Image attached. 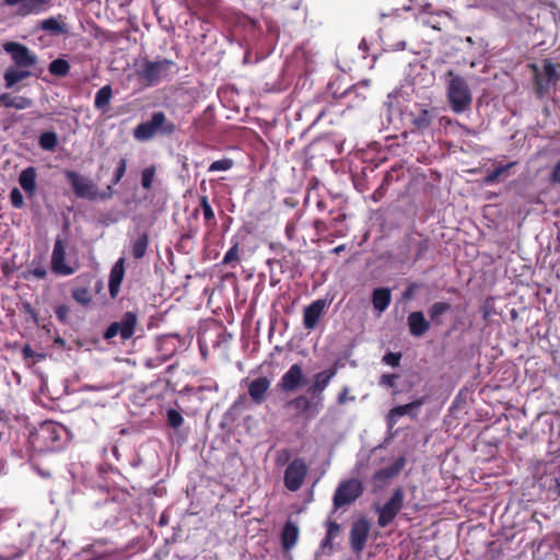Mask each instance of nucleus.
I'll use <instances>...</instances> for the list:
<instances>
[{"label":"nucleus","mask_w":560,"mask_h":560,"mask_svg":"<svg viewBox=\"0 0 560 560\" xmlns=\"http://www.w3.org/2000/svg\"><path fill=\"white\" fill-rule=\"evenodd\" d=\"M446 75L450 78L446 96L452 110L456 114H462L470 108L472 103V94L470 88L459 74L453 70L447 71Z\"/></svg>","instance_id":"1"},{"label":"nucleus","mask_w":560,"mask_h":560,"mask_svg":"<svg viewBox=\"0 0 560 560\" xmlns=\"http://www.w3.org/2000/svg\"><path fill=\"white\" fill-rule=\"evenodd\" d=\"M176 131V125L166 118L163 112H154L151 118L140 122L133 129V137L139 141L153 139L158 133L161 136H172Z\"/></svg>","instance_id":"2"},{"label":"nucleus","mask_w":560,"mask_h":560,"mask_svg":"<svg viewBox=\"0 0 560 560\" xmlns=\"http://www.w3.org/2000/svg\"><path fill=\"white\" fill-rule=\"evenodd\" d=\"M175 67V62L171 59L144 60L137 74L147 86H153L160 83Z\"/></svg>","instance_id":"3"},{"label":"nucleus","mask_w":560,"mask_h":560,"mask_svg":"<svg viewBox=\"0 0 560 560\" xmlns=\"http://www.w3.org/2000/svg\"><path fill=\"white\" fill-rule=\"evenodd\" d=\"M66 177L71 185L74 194L79 198H85L89 200H96L100 199H106L109 198L113 194L112 186H108L109 192H103L101 195L97 194V187L93 183L92 179L82 176L81 174L74 172V171H67Z\"/></svg>","instance_id":"4"},{"label":"nucleus","mask_w":560,"mask_h":560,"mask_svg":"<svg viewBox=\"0 0 560 560\" xmlns=\"http://www.w3.org/2000/svg\"><path fill=\"white\" fill-rule=\"evenodd\" d=\"M363 485L357 478L343 480L337 487L332 504L334 511H337L346 505H350L363 493Z\"/></svg>","instance_id":"5"},{"label":"nucleus","mask_w":560,"mask_h":560,"mask_svg":"<svg viewBox=\"0 0 560 560\" xmlns=\"http://www.w3.org/2000/svg\"><path fill=\"white\" fill-rule=\"evenodd\" d=\"M406 120L411 126L412 131L423 132L427 130L436 117L435 109L429 105L415 103L404 113Z\"/></svg>","instance_id":"6"},{"label":"nucleus","mask_w":560,"mask_h":560,"mask_svg":"<svg viewBox=\"0 0 560 560\" xmlns=\"http://www.w3.org/2000/svg\"><path fill=\"white\" fill-rule=\"evenodd\" d=\"M65 429L54 421L43 422L32 434L33 443H38L40 450H55L61 440Z\"/></svg>","instance_id":"7"},{"label":"nucleus","mask_w":560,"mask_h":560,"mask_svg":"<svg viewBox=\"0 0 560 560\" xmlns=\"http://www.w3.org/2000/svg\"><path fill=\"white\" fill-rule=\"evenodd\" d=\"M138 324V316L133 312H126L120 320L112 323L103 334V338L109 340L119 336L121 341L125 342L132 338Z\"/></svg>","instance_id":"8"},{"label":"nucleus","mask_w":560,"mask_h":560,"mask_svg":"<svg viewBox=\"0 0 560 560\" xmlns=\"http://www.w3.org/2000/svg\"><path fill=\"white\" fill-rule=\"evenodd\" d=\"M431 241L428 236H424L420 233H410L407 234L404 238V245L399 247L400 254L405 257V260L409 259V253L412 248H415V254L412 256V261L417 262L425 253L430 249Z\"/></svg>","instance_id":"9"},{"label":"nucleus","mask_w":560,"mask_h":560,"mask_svg":"<svg viewBox=\"0 0 560 560\" xmlns=\"http://www.w3.org/2000/svg\"><path fill=\"white\" fill-rule=\"evenodd\" d=\"M404 505V490L398 487L394 489L389 500L378 509L377 524L384 528L388 526L400 512Z\"/></svg>","instance_id":"10"},{"label":"nucleus","mask_w":560,"mask_h":560,"mask_svg":"<svg viewBox=\"0 0 560 560\" xmlns=\"http://www.w3.org/2000/svg\"><path fill=\"white\" fill-rule=\"evenodd\" d=\"M308 467L303 458H294L285 468L283 482L289 491H298L307 475Z\"/></svg>","instance_id":"11"},{"label":"nucleus","mask_w":560,"mask_h":560,"mask_svg":"<svg viewBox=\"0 0 560 560\" xmlns=\"http://www.w3.org/2000/svg\"><path fill=\"white\" fill-rule=\"evenodd\" d=\"M3 49L11 55L16 67L26 70L36 65L37 57L28 47L16 42H8L3 45Z\"/></svg>","instance_id":"12"},{"label":"nucleus","mask_w":560,"mask_h":560,"mask_svg":"<svg viewBox=\"0 0 560 560\" xmlns=\"http://www.w3.org/2000/svg\"><path fill=\"white\" fill-rule=\"evenodd\" d=\"M369 534L370 523L365 517H361L352 523L349 542L353 553L360 555L364 550Z\"/></svg>","instance_id":"13"},{"label":"nucleus","mask_w":560,"mask_h":560,"mask_svg":"<svg viewBox=\"0 0 560 560\" xmlns=\"http://www.w3.org/2000/svg\"><path fill=\"white\" fill-rule=\"evenodd\" d=\"M307 380L303 373L302 365L299 363L292 364L289 370L281 376L278 387L283 393H292L304 386Z\"/></svg>","instance_id":"14"},{"label":"nucleus","mask_w":560,"mask_h":560,"mask_svg":"<svg viewBox=\"0 0 560 560\" xmlns=\"http://www.w3.org/2000/svg\"><path fill=\"white\" fill-rule=\"evenodd\" d=\"M329 304L326 299H317L304 307L303 326L306 330L311 331L317 327Z\"/></svg>","instance_id":"15"},{"label":"nucleus","mask_w":560,"mask_h":560,"mask_svg":"<svg viewBox=\"0 0 560 560\" xmlns=\"http://www.w3.org/2000/svg\"><path fill=\"white\" fill-rule=\"evenodd\" d=\"M66 242L60 236L55 240L51 254V270L56 275L70 276L75 272V268L68 266L66 260Z\"/></svg>","instance_id":"16"},{"label":"nucleus","mask_w":560,"mask_h":560,"mask_svg":"<svg viewBox=\"0 0 560 560\" xmlns=\"http://www.w3.org/2000/svg\"><path fill=\"white\" fill-rule=\"evenodd\" d=\"M424 402L425 397H420L412 400L409 404L392 408L386 416L387 427L389 429H393L394 425L398 422V420L406 415L410 416L411 418H415L417 416V412L415 411H417L422 405H424Z\"/></svg>","instance_id":"17"},{"label":"nucleus","mask_w":560,"mask_h":560,"mask_svg":"<svg viewBox=\"0 0 560 560\" xmlns=\"http://www.w3.org/2000/svg\"><path fill=\"white\" fill-rule=\"evenodd\" d=\"M558 65H555L549 59H545L542 63V70L545 79L540 78V75L536 72L535 75V84L536 91L539 96H544L550 88V83H555L559 79V73L557 71ZM537 71V69L535 68Z\"/></svg>","instance_id":"18"},{"label":"nucleus","mask_w":560,"mask_h":560,"mask_svg":"<svg viewBox=\"0 0 560 560\" xmlns=\"http://www.w3.org/2000/svg\"><path fill=\"white\" fill-rule=\"evenodd\" d=\"M247 384V393L255 405H261L267 398L271 382L267 376H259L252 381L244 380Z\"/></svg>","instance_id":"19"},{"label":"nucleus","mask_w":560,"mask_h":560,"mask_svg":"<svg viewBox=\"0 0 560 560\" xmlns=\"http://www.w3.org/2000/svg\"><path fill=\"white\" fill-rule=\"evenodd\" d=\"M182 347V339L177 334H167L156 340V351L162 361L170 360Z\"/></svg>","instance_id":"20"},{"label":"nucleus","mask_w":560,"mask_h":560,"mask_svg":"<svg viewBox=\"0 0 560 560\" xmlns=\"http://www.w3.org/2000/svg\"><path fill=\"white\" fill-rule=\"evenodd\" d=\"M125 276V258H119L115 265L112 267V270L109 272V280H108V289L109 294L113 299H115L118 293L121 285V282L124 280Z\"/></svg>","instance_id":"21"},{"label":"nucleus","mask_w":560,"mask_h":560,"mask_svg":"<svg viewBox=\"0 0 560 560\" xmlns=\"http://www.w3.org/2000/svg\"><path fill=\"white\" fill-rule=\"evenodd\" d=\"M409 331L413 337H420L430 329V323L421 311L411 312L407 318Z\"/></svg>","instance_id":"22"},{"label":"nucleus","mask_w":560,"mask_h":560,"mask_svg":"<svg viewBox=\"0 0 560 560\" xmlns=\"http://www.w3.org/2000/svg\"><path fill=\"white\" fill-rule=\"evenodd\" d=\"M199 210L202 211V214H203V221H205V226L209 230V231H212L217 228V219H215V215H214V211L209 202V198L207 195H201L199 196V208H196L194 210V215L197 217L198 215V212Z\"/></svg>","instance_id":"23"},{"label":"nucleus","mask_w":560,"mask_h":560,"mask_svg":"<svg viewBox=\"0 0 560 560\" xmlns=\"http://www.w3.org/2000/svg\"><path fill=\"white\" fill-rule=\"evenodd\" d=\"M37 171L34 166L24 168L19 175V184L28 197L36 192Z\"/></svg>","instance_id":"24"},{"label":"nucleus","mask_w":560,"mask_h":560,"mask_svg":"<svg viewBox=\"0 0 560 560\" xmlns=\"http://www.w3.org/2000/svg\"><path fill=\"white\" fill-rule=\"evenodd\" d=\"M300 529L298 525L291 521H287L281 532V545L287 551L291 550L298 542Z\"/></svg>","instance_id":"25"},{"label":"nucleus","mask_w":560,"mask_h":560,"mask_svg":"<svg viewBox=\"0 0 560 560\" xmlns=\"http://www.w3.org/2000/svg\"><path fill=\"white\" fill-rule=\"evenodd\" d=\"M0 104L9 108L26 109L33 105V101L26 96L2 93L0 94Z\"/></svg>","instance_id":"26"},{"label":"nucleus","mask_w":560,"mask_h":560,"mask_svg":"<svg viewBox=\"0 0 560 560\" xmlns=\"http://www.w3.org/2000/svg\"><path fill=\"white\" fill-rule=\"evenodd\" d=\"M404 465H405V459L402 457H400L392 465L376 470L373 475V480L385 482V481L396 477L404 468Z\"/></svg>","instance_id":"27"},{"label":"nucleus","mask_w":560,"mask_h":560,"mask_svg":"<svg viewBox=\"0 0 560 560\" xmlns=\"http://www.w3.org/2000/svg\"><path fill=\"white\" fill-rule=\"evenodd\" d=\"M113 98V88L110 84L102 86L95 94L94 107L106 114L109 110V105Z\"/></svg>","instance_id":"28"},{"label":"nucleus","mask_w":560,"mask_h":560,"mask_svg":"<svg viewBox=\"0 0 560 560\" xmlns=\"http://www.w3.org/2000/svg\"><path fill=\"white\" fill-rule=\"evenodd\" d=\"M392 293L388 288H376L372 293L373 307L380 313L384 312L390 304Z\"/></svg>","instance_id":"29"},{"label":"nucleus","mask_w":560,"mask_h":560,"mask_svg":"<svg viewBox=\"0 0 560 560\" xmlns=\"http://www.w3.org/2000/svg\"><path fill=\"white\" fill-rule=\"evenodd\" d=\"M284 406L292 407L296 409L300 413H306L310 411H314L317 413L319 411V408L305 395H300L288 400Z\"/></svg>","instance_id":"30"},{"label":"nucleus","mask_w":560,"mask_h":560,"mask_svg":"<svg viewBox=\"0 0 560 560\" xmlns=\"http://www.w3.org/2000/svg\"><path fill=\"white\" fill-rule=\"evenodd\" d=\"M149 247V233L143 232L139 234L132 242H131V254L135 259H141L144 257L147 250Z\"/></svg>","instance_id":"31"},{"label":"nucleus","mask_w":560,"mask_h":560,"mask_svg":"<svg viewBox=\"0 0 560 560\" xmlns=\"http://www.w3.org/2000/svg\"><path fill=\"white\" fill-rule=\"evenodd\" d=\"M31 75V72L23 69H15L13 67H10L5 70L3 74L4 79V85L7 89L13 88L16 83L20 81L28 78Z\"/></svg>","instance_id":"32"},{"label":"nucleus","mask_w":560,"mask_h":560,"mask_svg":"<svg viewBox=\"0 0 560 560\" xmlns=\"http://www.w3.org/2000/svg\"><path fill=\"white\" fill-rule=\"evenodd\" d=\"M48 3L49 0H24L20 7V14L23 16L38 14L46 10Z\"/></svg>","instance_id":"33"},{"label":"nucleus","mask_w":560,"mask_h":560,"mask_svg":"<svg viewBox=\"0 0 560 560\" xmlns=\"http://www.w3.org/2000/svg\"><path fill=\"white\" fill-rule=\"evenodd\" d=\"M48 70L52 75L62 78L69 74L70 63L66 59L57 58L49 63Z\"/></svg>","instance_id":"34"},{"label":"nucleus","mask_w":560,"mask_h":560,"mask_svg":"<svg viewBox=\"0 0 560 560\" xmlns=\"http://www.w3.org/2000/svg\"><path fill=\"white\" fill-rule=\"evenodd\" d=\"M451 310V304L446 302H435L429 308L430 319L436 324L441 325L442 320L440 319L441 315L445 314Z\"/></svg>","instance_id":"35"},{"label":"nucleus","mask_w":560,"mask_h":560,"mask_svg":"<svg viewBox=\"0 0 560 560\" xmlns=\"http://www.w3.org/2000/svg\"><path fill=\"white\" fill-rule=\"evenodd\" d=\"M39 147L45 151H54L58 144L57 133L54 131H45L39 136Z\"/></svg>","instance_id":"36"},{"label":"nucleus","mask_w":560,"mask_h":560,"mask_svg":"<svg viewBox=\"0 0 560 560\" xmlns=\"http://www.w3.org/2000/svg\"><path fill=\"white\" fill-rule=\"evenodd\" d=\"M516 164V162H510L504 165H499L495 168L488 172V174L485 177V183L487 185H491L498 182L499 177L506 173L511 167H513Z\"/></svg>","instance_id":"37"},{"label":"nucleus","mask_w":560,"mask_h":560,"mask_svg":"<svg viewBox=\"0 0 560 560\" xmlns=\"http://www.w3.org/2000/svg\"><path fill=\"white\" fill-rule=\"evenodd\" d=\"M336 373H337L336 366L320 371L314 375V382L326 389L328 387L330 381L336 375Z\"/></svg>","instance_id":"38"},{"label":"nucleus","mask_w":560,"mask_h":560,"mask_svg":"<svg viewBox=\"0 0 560 560\" xmlns=\"http://www.w3.org/2000/svg\"><path fill=\"white\" fill-rule=\"evenodd\" d=\"M71 295L75 302L83 306H88L92 302V295L86 288H75Z\"/></svg>","instance_id":"39"},{"label":"nucleus","mask_w":560,"mask_h":560,"mask_svg":"<svg viewBox=\"0 0 560 560\" xmlns=\"http://www.w3.org/2000/svg\"><path fill=\"white\" fill-rule=\"evenodd\" d=\"M40 28L55 34L65 32V26L56 18H49L40 22Z\"/></svg>","instance_id":"40"},{"label":"nucleus","mask_w":560,"mask_h":560,"mask_svg":"<svg viewBox=\"0 0 560 560\" xmlns=\"http://www.w3.org/2000/svg\"><path fill=\"white\" fill-rule=\"evenodd\" d=\"M402 175H404L402 166L394 165L390 167V170H388L385 173L382 183H384L386 186H389L393 182L399 180L400 176H402Z\"/></svg>","instance_id":"41"},{"label":"nucleus","mask_w":560,"mask_h":560,"mask_svg":"<svg viewBox=\"0 0 560 560\" xmlns=\"http://www.w3.org/2000/svg\"><path fill=\"white\" fill-rule=\"evenodd\" d=\"M155 166L151 165L149 167H145L141 173V186L145 190H150L152 188V183L154 180L155 176Z\"/></svg>","instance_id":"42"},{"label":"nucleus","mask_w":560,"mask_h":560,"mask_svg":"<svg viewBox=\"0 0 560 560\" xmlns=\"http://www.w3.org/2000/svg\"><path fill=\"white\" fill-rule=\"evenodd\" d=\"M240 261V244L235 242V244L225 253L222 264L223 265H233Z\"/></svg>","instance_id":"43"},{"label":"nucleus","mask_w":560,"mask_h":560,"mask_svg":"<svg viewBox=\"0 0 560 560\" xmlns=\"http://www.w3.org/2000/svg\"><path fill=\"white\" fill-rule=\"evenodd\" d=\"M166 419H167V424L173 429H178L184 423L183 416L175 409L167 410Z\"/></svg>","instance_id":"44"},{"label":"nucleus","mask_w":560,"mask_h":560,"mask_svg":"<svg viewBox=\"0 0 560 560\" xmlns=\"http://www.w3.org/2000/svg\"><path fill=\"white\" fill-rule=\"evenodd\" d=\"M234 162L232 159L225 158L222 160L214 161L210 164L209 172L229 171L233 167Z\"/></svg>","instance_id":"45"},{"label":"nucleus","mask_w":560,"mask_h":560,"mask_svg":"<svg viewBox=\"0 0 560 560\" xmlns=\"http://www.w3.org/2000/svg\"><path fill=\"white\" fill-rule=\"evenodd\" d=\"M325 390L324 387L319 386L315 382L307 388V393L312 395L313 398H315L317 401L314 402L317 407L322 405V401L324 399L323 392Z\"/></svg>","instance_id":"46"},{"label":"nucleus","mask_w":560,"mask_h":560,"mask_svg":"<svg viewBox=\"0 0 560 560\" xmlns=\"http://www.w3.org/2000/svg\"><path fill=\"white\" fill-rule=\"evenodd\" d=\"M127 170V161L126 159H120L118 162V166L115 170L114 177L112 179L113 185H117L121 178L125 176Z\"/></svg>","instance_id":"47"},{"label":"nucleus","mask_w":560,"mask_h":560,"mask_svg":"<svg viewBox=\"0 0 560 560\" xmlns=\"http://www.w3.org/2000/svg\"><path fill=\"white\" fill-rule=\"evenodd\" d=\"M10 200H11V205L16 209H21L24 206L23 195L16 187H14L11 190Z\"/></svg>","instance_id":"48"},{"label":"nucleus","mask_w":560,"mask_h":560,"mask_svg":"<svg viewBox=\"0 0 560 560\" xmlns=\"http://www.w3.org/2000/svg\"><path fill=\"white\" fill-rule=\"evenodd\" d=\"M56 316L58 320L62 324L68 323L69 314H70V307L66 304H60L55 310Z\"/></svg>","instance_id":"49"},{"label":"nucleus","mask_w":560,"mask_h":560,"mask_svg":"<svg viewBox=\"0 0 560 560\" xmlns=\"http://www.w3.org/2000/svg\"><path fill=\"white\" fill-rule=\"evenodd\" d=\"M401 353L400 352H387L383 357V362L390 366H398L400 363Z\"/></svg>","instance_id":"50"},{"label":"nucleus","mask_w":560,"mask_h":560,"mask_svg":"<svg viewBox=\"0 0 560 560\" xmlns=\"http://www.w3.org/2000/svg\"><path fill=\"white\" fill-rule=\"evenodd\" d=\"M397 374H383L380 378V385L394 388L396 386Z\"/></svg>","instance_id":"51"},{"label":"nucleus","mask_w":560,"mask_h":560,"mask_svg":"<svg viewBox=\"0 0 560 560\" xmlns=\"http://www.w3.org/2000/svg\"><path fill=\"white\" fill-rule=\"evenodd\" d=\"M326 526H327L326 536L335 539V537L340 532V525L336 521L328 520L326 522Z\"/></svg>","instance_id":"52"},{"label":"nucleus","mask_w":560,"mask_h":560,"mask_svg":"<svg viewBox=\"0 0 560 560\" xmlns=\"http://www.w3.org/2000/svg\"><path fill=\"white\" fill-rule=\"evenodd\" d=\"M332 541H334L332 538L325 536V538L320 542L319 550H317L315 552V558L317 559V558L322 557L324 551H325V549H327V548L332 552V549H334L332 548Z\"/></svg>","instance_id":"53"},{"label":"nucleus","mask_w":560,"mask_h":560,"mask_svg":"<svg viewBox=\"0 0 560 560\" xmlns=\"http://www.w3.org/2000/svg\"><path fill=\"white\" fill-rule=\"evenodd\" d=\"M388 186H386L384 183H381V185L374 190L372 194V199L377 202L381 199H383L387 192Z\"/></svg>","instance_id":"54"},{"label":"nucleus","mask_w":560,"mask_h":560,"mask_svg":"<svg viewBox=\"0 0 560 560\" xmlns=\"http://www.w3.org/2000/svg\"><path fill=\"white\" fill-rule=\"evenodd\" d=\"M549 180L553 185H560V161H558L553 166L549 176Z\"/></svg>","instance_id":"55"},{"label":"nucleus","mask_w":560,"mask_h":560,"mask_svg":"<svg viewBox=\"0 0 560 560\" xmlns=\"http://www.w3.org/2000/svg\"><path fill=\"white\" fill-rule=\"evenodd\" d=\"M246 401L245 395H240L237 399L232 404L230 410L235 412H241L244 409V405Z\"/></svg>","instance_id":"56"},{"label":"nucleus","mask_w":560,"mask_h":560,"mask_svg":"<svg viewBox=\"0 0 560 560\" xmlns=\"http://www.w3.org/2000/svg\"><path fill=\"white\" fill-rule=\"evenodd\" d=\"M348 400H354V397L351 396L349 397V388L347 386H345L340 393L338 394V397H337V402L339 405H343L346 404Z\"/></svg>","instance_id":"57"},{"label":"nucleus","mask_w":560,"mask_h":560,"mask_svg":"<svg viewBox=\"0 0 560 560\" xmlns=\"http://www.w3.org/2000/svg\"><path fill=\"white\" fill-rule=\"evenodd\" d=\"M418 289H419V284H417V283L409 284L402 293V299L411 300L415 295L416 290H418Z\"/></svg>","instance_id":"58"},{"label":"nucleus","mask_w":560,"mask_h":560,"mask_svg":"<svg viewBox=\"0 0 560 560\" xmlns=\"http://www.w3.org/2000/svg\"><path fill=\"white\" fill-rule=\"evenodd\" d=\"M314 228L317 234H323L328 230L327 223L323 220H315Z\"/></svg>","instance_id":"59"},{"label":"nucleus","mask_w":560,"mask_h":560,"mask_svg":"<svg viewBox=\"0 0 560 560\" xmlns=\"http://www.w3.org/2000/svg\"><path fill=\"white\" fill-rule=\"evenodd\" d=\"M31 272L37 279H44L47 276V270L44 267H36Z\"/></svg>","instance_id":"60"},{"label":"nucleus","mask_w":560,"mask_h":560,"mask_svg":"<svg viewBox=\"0 0 560 560\" xmlns=\"http://www.w3.org/2000/svg\"><path fill=\"white\" fill-rule=\"evenodd\" d=\"M23 354H24L25 358H33L35 352L31 349L30 346H25L23 348Z\"/></svg>","instance_id":"61"},{"label":"nucleus","mask_w":560,"mask_h":560,"mask_svg":"<svg viewBox=\"0 0 560 560\" xmlns=\"http://www.w3.org/2000/svg\"><path fill=\"white\" fill-rule=\"evenodd\" d=\"M25 310L27 313L32 315V317L36 320L37 319V313L31 307L30 304L25 305Z\"/></svg>","instance_id":"62"},{"label":"nucleus","mask_w":560,"mask_h":560,"mask_svg":"<svg viewBox=\"0 0 560 560\" xmlns=\"http://www.w3.org/2000/svg\"><path fill=\"white\" fill-rule=\"evenodd\" d=\"M316 208L319 210V211H324L326 209V202L324 200H317L316 202Z\"/></svg>","instance_id":"63"},{"label":"nucleus","mask_w":560,"mask_h":560,"mask_svg":"<svg viewBox=\"0 0 560 560\" xmlns=\"http://www.w3.org/2000/svg\"><path fill=\"white\" fill-rule=\"evenodd\" d=\"M345 220H346V214H345V213H340V214H338V215L334 219V221H335V222H342V221H345Z\"/></svg>","instance_id":"64"}]
</instances>
